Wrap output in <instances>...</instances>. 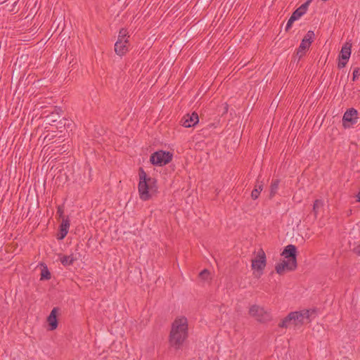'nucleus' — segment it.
<instances>
[{
    "label": "nucleus",
    "mask_w": 360,
    "mask_h": 360,
    "mask_svg": "<svg viewBox=\"0 0 360 360\" xmlns=\"http://www.w3.org/2000/svg\"><path fill=\"white\" fill-rule=\"evenodd\" d=\"M188 337V320L185 316L177 317L172 323L168 338L169 347L175 350L181 349Z\"/></svg>",
    "instance_id": "1"
},
{
    "label": "nucleus",
    "mask_w": 360,
    "mask_h": 360,
    "mask_svg": "<svg viewBox=\"0 0 360 360\" xmlns=\"http://www.w3.org/2000/svg\"><path fill=\"white\" fill-rule=\"evenodd\" d=\"M157 181H139L138 190L141 200L146 201L158 193Z\"/></svg>",
    "instance_id": "2"
},
{
    "label": "nucleus",
    "mask_w": 360,
    "mask_h": 360,
    "mask_svg": "<svg viewBox=\"0 0 360 360\" xmlns=\"http://www.w3.org/2000/svg\"><path fill=\"white\" fill-rule=\"evenodd\" d=\"M248 313L250 316L254 317L260 323H266L271 319V314L268 311H265L263 307L257 304L250 306Z\"/></svg>",
    "instance_id": "3"
},
{
    "label": "nucleus",
    "mask_w": 360,
    "mask_h": 360,
    "mask_svg": "<svg viewBox=\"0 0 360 360\" xmlns=\"http://www.w3.org/2000/svg\"><path fill=\"white\" fill-rule=\"evenodd\" d=\"M172 157V153L169 151L158 150L150 155V161L153 165L162 166L171 162Z\"/></svg>",
    "instance_id": "4"
},
{
    "label": "nucleus",
    "mask_w": 360,
    "mask_h": 360,
    "mask_svg": "<svg viewBox=\"0 0 360 360\" xmlns=\"http://www.w3.org/2000/svg\"><path fill=\"white\" fill-rule=\"evenodd\" d=\"M266 264V255L262 249L257 252V257L252 260L251 267L253 270L262 272Z\"/></svg>",
    "instance_id": "5"
},
{
    "label": "nucleus",
    "mask_w": 360,
    "mask_h": 360,
    "mask_svg": "<svg viewBox=\"0 0 360 360\" xmlns=\"http://www.w3.org/2000/svg\"><path fill=\"white\" fill-rule=\"evenodd\" d=\"M357 110L354 108L347 110L342 117V125L345 128L350 127L357 122Z\"/></svg>",
    "instance_id": "6"
},
{
    "label": "nucleus",
    "mask_w": 360,
    "mask_h": 360,
    "mask_svg": "<svg viewBox=\"0 0 360 360\" xmlns=\"http://www.w3.org/2000/svg\"><path fill=\"white\" fill-rule=\"evenodd\" d=\"M297 262L286 259L278 263L275 266V269L277 274L282 275L285 270L294 271L297 268Z\"/></svg>",
    "instance_id": "7"
},
{
    "label": "nucleus",
    "mask_w": 360,
    "mask_h": 360,
    "mask_svg": "<svg viewBox=\"0 0 360 360\" xmlns=\"http://www.w3.org/2000/svg\"><path fill=\"white\" fill-rule=\"evenodd\" d=\"M199 122L198 113L193 112L191 115H185L181 120L180 122L185 127H191L196 125Z\"/></svg>",
    "instance_id": "8"
},
{
    "label": "nucleus",
    "mask_w": 360,
    "mask_h": 360,
    "mask_svg": "<svg viewBox=\"0 0 360 360\" xmlns=\"http://www.w3.org/2000/svg\"><path fill=\"white\" fill-rule=\"evenodd\" d=\"M290 316L292 317L291 321L295 326L302 325L304 322V319L309 317V311L308 310L304 311H293L290 313Z\"/></svg>",
    "instance_id": "9"
},
{
    "label": "nucleus",
    "mask_w": 360,
    "mask_h": 360,
    "mask_svg": "<svg viewBox=\"0 0 360 360\" xmlns=\"http://www.w3.org/2000/svg\"><path fill=\"white\" fill-rule=\"evenodd\" d=\"M281 255L287 259L297 262V248L294 245H288L284 248Z\"/></svg>",
    "instance_id": "10"
},
{
    "label": "nucleus",
    "mask_w": 360,
    "mask_h": 360,
    "mask_svg": "<svg viewBox=\"0 0 360 360\" xmlns=\"http://www.w3.org/2000/svg\"><path fill=\"white\" fill-rule=\"evenodd\" d=\"M58 312V308L54 307L49 316L47 317V322L49 324V329L50 330H53L58 327V319H57V314Z\"/></svg>",
    "instance_id": "11"
},
{
    "label": "nucleus",
    "mask_w": 360,
    "mask_h": 360,
    "mask_svg": "<svg viewBox=\"0 0 360 360\" xmlns=\"http://www.w3.org/2000/svg\"><path fill=\"white\" fill-rule=\"evenodd\" d=\"M70 220L68 217L63 218L62 222L59 226V233L57 236L58 240H63L67 236L70 228Z\"/></svg>",
    "instance_id": "12"
},
{
    "label": "nucleus",
    "mask_w": 360,
    "mask_h": 360,
    "mask_svg": "<svg viewBox=\"0 0 360 360\" xmlns=\"http://www.w3.org/2000/svg\"><path fill=\"white\" fill-rule=\"evenodd\" d=\"M129 40L124 39V41H117L115 44V53L122 56L124 55L128 51Z\"/></svg>",
    "instance_id": "13"
},
{
    "label": "nucleus",
    "mask_w": 360,
    "mask_h": 360,
    "mask_svg": "<svg viewBox=\"0 0 360 360\" xmlns=\"http://www.w3.org/2000/svg\"><path fill=\"white\" fill-rule=\"evenodd\" d=\"M352 43L347 41L342 46L340 53L339 55V59L342 60H348L351 56Z\"/></svg>",
    "instance_id": "14"
},
{
    "label": "nucleus",
    "mask_w": 360,
    "mask_h": 360,
    "mask_svg": "<svg viewBox=\"0 0 360 360\" xmlns=\"http://www.w3.org/2000/svg\"><path fill=\"white\" fill-rule=\"evenodd\" d=\"M77 260V258L74 257L73 255H63L60 257V261L63 266H70L72 265L75 261Z\"/></svg>",
    "instance_id": "15"
},
{
    "label": "nucleus",
    "mask_w": 360,
    "mask_h": 360,
    "mask_svg": "<svg viewBox=\"0 0 360 360\" xmlns=\"http://www.w3.org/2000/svg\"><path fill=\"white\" fill-rule=\"evenodd\" d=\"M309 44L301 41V44H300L296 53V56H298V60H300L302 56L305 55L306 51L309 49Z\"/></svg>",
    "instance_id": "16"
},
{
    "label": "nucleus",
    "mask_w": 360,
    "mask_h": 360,
    "mask_svg": "<svg viewBox=\"0 0 360 360\" xmlns=\"http://www.w3.org/2000/svg\"><path fill=\"white\" fill-rule=\"evenodd\" d=\"M52 180H68V177L63 170L60 169L57 173L54 174Z\"/></svg>",
    "instance_id": "17"
},
{
    "label": "nucleus",
    "mask_w": 360,
    "mask_h": 360,
    "mask_svg": "<svg viewBox=\"0 0 360 360\" xmlns=\"http://www.w3.org/2000/svg\"><path fill=\"white\" fill-rule=\"evenodd\" d=\"M263 189V186L262 184L255 185V188L252 190L251 193V197L253 200H256L258 198L261 191Z\"/></svg>",
    "instance_id": "18"
},
{
    "label": "nucleus",
    "mask_w": 360,
    "mask_h": 360,
    "mask_svg": "<svg viewBox=\"0 0 360 360\" xmlns=\"http://www.w3.org/2000/svg\"><path fill=\"white\" fill-rule=\"evenodd\" d=\"M323 205V201L319 199H316L314 202L313 205V212L314 214V216L316 217L317 214L319 212V210L322 207Z\"/></svg>",
    "instance_id": "19"
},
{
    "label": "nucleus",
    "mask_w": 360,
    "mask_h": 360,
    "mask_svg": "<svg viewBox=\"0 0 360 360\" xmlns=\"http://www.w3.org/2000/svg\"><path fill=\"white\" fill-rule=\"evenodd\" d=\"M314 37V33L313 31L309 30L307 32V34L304 35V38L302 39V41L305 42L309 45L313 41V38Z\"/></svg>",
    "instance_id": "20"
},
{
    "label": "nucleus",
    "mask_w": 360,
    "mask_h": 360,
    "mask_svg": "<svg viewBox=\"0 0 360 360\" xmlns=\"http://www.w3.org/2000/svg\"><path fill=\"white\" fill-rule=\"evenodd\" d=\"M51 273L46 266H44L41 271L40 280H49L51 278Z\"/></svg>",
    "instance_id": "21"
},
{
    "label": "nucleus",
    "mask_w": 360,
    "mask_h": 360,
    "mask_svg": "<svg viewBox=\"0 0 360 360\" xmlns=\"http://www.w3.org/2000/svg\"><path fill=\"white\" fill-rule=\"evenodd\" d=\"M292 317L290 316V314L285 316L279 323L278 326L280 328H288L290 324H292L291 321Z\"/></svg>",
    "instance_id": "22"
},
{
    "label": "nucleus",
    "mask_w": 360,
    "mask_h": 360,
    "mask_svg": "<svg viewBox=\"0 0 360 360\" xmlns=\"http://www.w3.org/2000/svg\"><path fill=\"white\" fill-rule=\"evenodd\" d=\"M129 37V36L128 35L127 30L125 28L120 29L117 41H120V39H121V41H124V39H128Z\"/></svg>",
    "instance_id": "23"
},
{
    "label": "nucleus",
    "mask_w": 360,
    "mask_h": 360,
    "mask_svg": "<svg viewBox=\"0 0 360 360\" xmlns=\"http://www.w3.org/2000/svg\"><path fill=\"white\" fill-rule=\"evenodd\" d=\"M306 13L304 12L303 10H302L300 7L297 8L292 13V16L295 18L296 20H298L300 18H301L304 14Z\"/></svg>",
    "instance_id": "24"
},
{
    "label": "nucleus",
    "mask_w": 360,
    "mask_h": 360,
    "mask_svg": "<svg viewBox=\"0 0 360 360\" xmlns=\"http://www.w3.org/2000/svg\"><path fill=\"white\" fill-rule=\"evenodd\" d=\"M209 276H210V271L207 269H205L202 271H201L200 272V274H199L200 278L203 280V281L208 280Z\"/></svg>",
    "instance_id": "25"
},
{
    "label": "nucleus",
    "mask_w": 360,
    "mask_h": 360,
    "mask_svg": "<svg viewBox=\"0 0 360 360\" xmlns=\"http://www.w3.org/2000/svg\"><path fill=\"white\" fill-rule=\"evenodd\" d=\"M295 20H297L295 18H294L292 15L290 17V18L288 20L287 25L285 26V31H288L291 28L293 22Z\"/></svg>",
    "instance_id": "26"
},
{
    "label": "nucleus",
    "mask_w": 360,
    "mask_h": 360,
    "mask_svg": "<svg viewBox=\"0 0 360 360\" xmlns=\"http://www.w3.org/2000/svg\"><path fill=\"white\" fill-rule=\"evenodd\" d=\"M352 251L354 253L360 256V241L354 244V247L352 248Z\"/></svg>",
    "instance_id": "27"
},
{
    "label": "nucleus",
    "mask_w": 360,
    "mask_h": 360,
    "mask_svg": "<svg viewBox=\"0 0 360 360\" xmlns=\"http://www.w3.org/2000/svg\"><path fill=\"white\" fill-rule=\"evenodd\" d=\"M360 76V69L359 68H356L352 73V81L356 80Z\"/></svg>",
    "instance_id": "28"
},
{
    "label": "nucleus",
    "mask_w": 360,
    "mask_h": 360,
    "mask_svg": "<svg viewBox=\"0 0 360 360\" xmlns=\"http://www.w3.org/2000/svg\"><path fill=\"white\" fill-rule=\"evenodd\" d=\"M313 0H307L305 3H304L303 4H302L300 8L304 11V12H307V9H308V7L310 5V4L312 2Z\"/></svg>",
    "instance_id": "29"
},
{
    "label": "nucleus",
    "mask_w": 360,
    "mask_h": 360,
    "mask_svg": "<svg viewBox=\"0 0 360 360\" xmlns=\"http://www.w3.org/2000/svg\"><path fill=\"white\" fill-rule=\"evenodd\" d=\"M139 180H150V178L147 179L146 178V174L143 171L142 168L139 169Z\"/></svg>",
    "instance_id": "30"
},
{
    "label": "nucleus",
    "mask_w": 360,
    "mask_h": 360,
    "mask_svg": "<svg viewBox=\"0 0 360 360\" xmlns=\"http://www.w3.org/2000/svg\"><path fill=\"white\" fill-rule=\"evenodd\" d=\"M278 187V181H274L271 185V194L274 195Z\"/></svg>",
    "instance_id": "31"
},
{
    "label": "nucleus",
    "mask_w": 360,
    "mask_h": 360,
    "mask_svg": "<svg viewBox=\"0 0 360 360\" xmlns=\"http://www.w3.org/2000/svg\"><path fill=\"white\" fill-rule=\"evenodd\" d=\"M63 213H64L63 205H58L57 207V214L58 215L59 218L63 217Z\"/></svg>",
    "instance_id": "32"
},
{
    "label": "nucleus",
    "mask_w": 360,
    "mask_h": 360,
    "mask_svg": "<svg viewBox=\"0 0 360 360\" xmlns=\"http://www.w3.org/2000/svg\"><path fill=\"white\" fill-rule=\"evenodd\" d=\"M347 61L348 60H342L341 59H339V62H338V68L339 69L343 68L344 67H345L346 64L347 63Z\"/></svg>",
    "instance_id": "33"
},
{
    "label": "nucleus",
    "mask_w": 360,
    "mask_h": 360,
    "mask_svg": "<svg viewBox=\"0 0 360 360\" xmlns=\"http://www.w3.org/2000/svg\"><path fill=\"white\" fill-rule=\"evenodd\" d=\"M356 201L360 202V190L359 191L358 193L356 195Z\"/></svg>",
    "instance_id": "34"
},
{
    "label": "nucleus",
    "mask_w": 360,
    "mask_h": 360,
    "mask_svg": "<svg viewBox=\"0 0 360 360\" xmlns=\"http://www.w3.org/2000/svg\"><path fill=\"white\" fill-rule=\"evenodd\" d=\"M321 1L326 2V1H328V0H321Z\"/></svg>",
    "instance_id": "35"
}]
</instances>
